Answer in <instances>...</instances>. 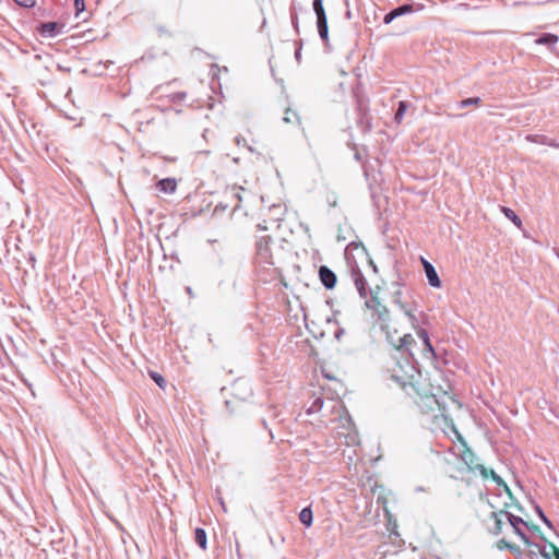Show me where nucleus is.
Returning <instances> with one entry per match:
<instances>
[{
	"label": "nucleus",
	"mask_w": 559,
	"mask_h": 559,
	"mask_svg": "<svg viewBox=\"0 0 559 559\" xmlns=\"http://www.w3.org/2000/svg\"><path fill=\"white\" fill-rule=\"evenodd\" d=\"M296 50H295V59L299 63L301 60V49H302V43L300 40L295 41Z\"/></svg>",
	"instance_id": "nucleus-30"
},
{
	"label": "nucleus",
	"mask_w": 559,
	"mask_h": 559,
	"mask_svg": "<svg viewBox=\"0 0 559 559\" xmlns=\"http://www.w3.org/2000/svg\"><path fill=\"white\" fill-rule=\"evenodd\" d=\"M475 469L479 471L480 475L484 478H487L489 476L488 469L483 464H476Z\"/></svg>",
	"instance_id": "nucleus-34"
},
{
	"label": "nucleus",
	"mask_w": 559,
	"mask_h": 559,
	"mask_svg": "<svg viewBox=\"0 0 559 559\" xmlns=\"http://www.w3.org/2000/svg\"><path fill=\"white\" fill-rule=\"evenodd\" d=\"M528 142H533V143H537V144H542V145H548V146H551V147H555V148H559V143L554 140V139H550L546 135H543V134H528L526 135L525 138Z\"/></svg>",
	"instance_id": "nucleus-10"
},
{
	"label": "nucleus",
	"mask_w": 559,
	"mask_h": 559,
	"mask_svg": "<svg viewBox=\"0 0 559 559\" xmlns=\"http://www.w3.org/2000/svg\"><path fill=\"white\" fill-rule=\"evenodd\" d=\"M322 406H323V399L322 397H317L311 403V405L308 407L307 413L308 414L318 413L319 411H321Z\"/></svg>",
	"instance_id": "nucleus-26"
},
{
	"label": "nucleus",
	"mask_w": 559,
	"mask_h": 559,
	"mask_svg": "<svg viewBox=\"0 0 559 559\" xmlns=\"http://www.w3.org/2000/svg\"><path fill=\"white\" fill-rule=\"evenodd\" d=\"M534 546L538 549L539 554L544 559H550V555L546 551L544 547H540L538 544H534Z\"/></svg>",
	"instance_id": "nucleus-36"
},
{
	"label": "nucleus",
	"mask_w": 559,
	"mask_h": 559,
	"mask_svg": "<svg viewBox=\"0 0 559 559\" xmlns=\"http://www.w3.org/2000/svg\"><path fill=\"white\" fill-rule=\"evenodd\" d=\"M318 273L320 282L324 286V288L333 289L335 287L337 277L336 274L330 267H328L326 265H321L319 267Z\"/></svg>",
	"instance_id": "nucleus-7"
},
{
	"label": "nucleus",
	"mask_w": 559,
	"mask_h": 559,
	"mask_svg": "<svg viewBox=\"0 0 559 559\" xmlns=\"http://www.w3.org/2000/svg\"><path fill=\"white\" fill-rule=\"evenodd\" d=\"M76 16L85 10L84 0H74Z\"/></svg>",
	"instance_id": "nucleus-31"
},
{
	"label": "nucleus",
	"mask_w": 559,
	"mask_h": 559,
	"mask_svg": "<svg viewBox=\"0 0 559 559\" xmlns=\"http://www.w3.org/2000/svg\"><path fill=\"white\" fill-rule=\"evenodd\" d=\"M150 376L160 389H165L166 381L162 374L155 371H151Z\"/></svg>",
	"instance_id": "nucleus-28"
},
{
	"label": "nucleus",
	"mask_w": 559,
	"mask_h": 559,
	"mask_svg": "<svg viewBox=\"0 0 559 559\" xmlns=\"http://www.w3.org/2000/svg\"><path fill=\"white\" fill-rule=\"evenodd\" d=\"M417 335L423 341L424 346H425L424 347V356L430 357V358H436V352H435L433 346H432V344L430 342L428 332L425 329H419L417 331Z\"/></svg>",
	"instance_id": "nucleus-9"
},
{
	"label": "nucleus",
	"mask_w": 559,
	"mask_h": 559,
	"mask_svg": "<svg viewBox=\"0 0 559 559\" xmlns=\"http://www.w3.org/2000/svg\"><path fill=\"white\" fill-rule=\"evenodd\" d=\"M262 425L266 428V423L264 419L262 420Z\"/></svg>",
	"instance_id": "nucleus-48"
},
{
	"label": "nucleus",
	"mask_w": 559,
	"mask_h": 559,
	"mask_svg": "<svg viewBox=\"0 0 559 559\" xmlns=\"http://www.w3.org/2000/svg\"><path fill=\"white\" fill-rule=\"evenodd\" d=\"M408 104L404 100L399 102L397 109L394 115V121L396 123H401L404 117L405 111L407 110Z\"/></svg>",
	"instance_id": "nucleus-20"
},
{
	"label": "nucleus",
	"mask_w": 559,
	"mask_h": 559,
	"mask_svg": "<svg viewBox=\"0 0 559 559\" xmlns=\"http://www.w3.org/2000/svg\"><path fill=\"white\" fill-rule=\"evenodd\" d=\"M551 548L554 549L556 559H559V549L556 548L554 545H551Z\"/></svg>",
	"instance_id": "nucleus-40"
},
{
	"label": "nucleus",
	"mask_w": 559,
	"mask_h": 559,
	"mask_svg": "<svg viewBox=\"0 0 559 559\" xmlns=\"http://www.w3.org/2000/svg\"><path fill=\"white\" fill-rule=\"evenodd\" d=\"M457 8L468 9V4L467 3H459Z\"/></svg>",
	"instance_id": "nucleus-43"
},
{
	"label": "nucleus",
	"mask_w": 559,
	"mask_h": 559,
	"mask_svg": "<svg viewBox=\"0 0 559 559\" xmlns=\"http://www.w3.org/2000/svg\"><path fill=\"white\" fill-rule=\"evenodd\" d=\"M257 249H258V253L263 257V258H267V253H269V248H267V240L265 238H262L260 239L258 242H257Z\"/></svg>",
	"instance_id": "nucleus-25"
},
{
	"label": "nucleus",
	"mask_w": 559,
	"mask_h": 559,
	"mask_svg": "<svg viewBox=\"0 0 559 559\" xmlns=\"http://www.w3.org/2000/svg\"><path fill=\"white\" fill-rule=\"evenodd\" d=\"M169 255H170V258H174L175 257V252L170 250Z\"/></svg>",
	"instance_id": "nucleus-47"
},
{
	"label": "nucleus",
	"mask_w": 559,
	"mask_h": 559,
	"mask_svg": "<svg viewBox=\"0 0 559 559\" xmlns=\"http://www.w3.org/2000/svg\"><path fill=\"white\" fill-rule=\"evenodd\" d=\"M394 19H396L394 11L391 10L389 13L384 15L383 22L384 24H390Z\"/></svg>",
	"instance_id": "nucleus-35"
},
{
	"label": "nucleus",
	"mask_w": 559,
	"mask_h": 559,
	"mask_svg": "<svg viewBox=\"0 0 559 559\" xmlns=\"http://www.w3.org/2000/svg\"><path fill=\"white\" fill-rule=\"evenodd\" d=\"M393 11H394L395 16L399 17V16H402V15H405V14L413 13L414 12V5L405 3V4H402V5L393 9Z\"/></svg>",
	"instance_id": "nucleus-22"
},
{
	"label": "nucleus",
	"mask_w": 559,
	"mask_h": 559,
	"mask_svg": "<svg viewBox=\"0 0 559 559\" xmlns=\"http://www.w3.org/2000/svg\"><path fill=\"white\" fill-rule=\"evenodd\" d=\"M168 242H170V238H169V237H166V239H165V243H162V249H163V250H164V252H165V253H164V257H165V258L168 255V254H167V252H166V249H165V246H166Z\"/></svg>",
	"instance_id": "nucleus-39"
},
{
	"label": "nucleus",
	"mask_w": 559,
	"mask_h": 559,
	"mask_svg": "<svg viewBox=\"0 0 559 559\" xmlns=\"http://www.w3.org/2000/svg\"><path fill=\"white\" fill-rule=\"evenodd\" d=\"M405 357H408V359H409V360H411V359H414V356H412L411 354H409V355H407V354L405 353L404 358H405Z\"/></svg>",
	"instance_id": "nucleus-46"
},
{
	"label": "nucleus",
	"mask_w": 559,
	"mask_h": 559,
	"mask_svg": "<svg viewBox=\"0 0 559 559\" xmlns=\"http://www.w3.org/2000/svg\"><path fill=\"white\" fill-rule=\"evenodd\" d=\"M490 476L492 477V479L498 484V485H504L506 484L503 483L502 478L497 475L493 471H490Z\"/></svg>",
	"instance_id": "nucleus-37"
},
{
	"label": "nucleus",
	"mask_w": 559,
	"mask_h": 559,
	"mask_svg": "<svg viewBox=\"0 0 559 559\" xmlns=\"http://www.w3.org/2000/svg\"><path fill=\"white\" fill-rule=\"evenodd\" d=\"M491 516L495 519L493 526L490 528V532L495 535H499L502 532L503 525V514H501V510L499 512H492Z\"/></svg>",
	"instance_id": "nucleus-16"
},
{
	"label": "nucleus",
	"mask_w": 559,
	"mask_h": 559,
	"mask_svg": "<svg viewBox=\"0 0 559 559\" xmlns=\"http://www.w3.org/2000/svg\"><path fill=\"white\" fill-rule=\"evenodd\" d=\"M365 307L371 311V318L376 324L380 325L381 329L388 328L390 311L372 290L370 292V297L365 299Z\"/></svg>",
	"instance_id": "nucleus-2"
},
{
	"label": "nucleus",
	"mask_w": 559,
	"mask_h": 559,
	"mask_svg": "<svg viewBox=\"0 0 559 559\" xmlns=\"http://www.w3.org/2000/svg\"><path fill=\"white\" fill-rule=\"evenodd\" d=\"M176 97H177V100L181 99L185 97V94H181V93H177L176 94Z\"/></svg>",
	"instance_id": "nucleus-44"
},
{
	"label": "nucleus",
	"mask_w": 559,
	"mask_h": 559,
	"mask_svg": "<svg viewBox=\"0 0 559 559\" xmlns=\"http://www.w3.org/2000/svg\"><path fill=\"white\" fill-rule=\"evenodd\" d=\"M559 40V37L556 34L552 33H543L535 39L536 45H542L547 47V49L559 57V51L557 49V43Z\"/></svg>",
	"instance_id": "nucleus-6"
},
{
	"label": "nucleus",
	"mask_w": 559,
	"mask_h": 559,
	"mask_svg": "<svg viewBox=\"0 0 559 559\" xmlns=\"http://www.w3.org/2000/svg\"><path fill=\"white\" fill-rule=\"evenodd\" d=\"M463 460L466 462V464L468 465V467L471 469H475V466H473L474 465V454L473 453H468L467 455H464Z\"/></svg>",
	"instance_id": "nucleus-33"
},
{
	"label": "nucleus",
	"mask_w": 559,
	"mask_h": 559,
	"mask_svg": "<svg viewBox=\"0 0 559 559\" xmlns=\"http://www.w3.org/2000/svg\"><path fill=\"white\" fill-rule=\"evenodd\" d=\"M392 379L402 388L407 385L415 386L420 379V370L417 364L405 357L404 364L397 361L396 366L392 369Z\"/></svg>",
	"instance_id": "nucleus-1"
},
{
	"label": "nucleus",
	"mask_w": 559,
	"mask_h": 559,
	"mask_svg": "<svg viewBox=\"0 0 559 559\" xmlns=\"http://www.w3.org/2000/svg\"><path fill=\"white\" fill-rule=\"evenodd\" d=\"M343 333H344V331H343V330H337V331L335 332V337H336V338H340V337L342 336V334H343Z\"/></svg>",
	"instance_id": "nucleus-42"
},
{
	"label": "nucleus",
	"mask_w": 559,
	"mask_h": 559,
	"mask_svg": "<svg viewBox=\"0 0 559 559\" xmlns=\"http://www.w3.org/2000/svg\"><path fill=\"white\" fill-rule=\"evenodd\" d=\"M535 511L536 513L538 514L539 519L548 526V527H552V523L550 522V520L545 515L544 511L542 510V508L539 506H536L535 507Z\"/></svg>",
	"instance_id": "nucleus-29"
},
{
	"label": "nucleus",
	"mask_w": 559,
	"mask_h": 559,
	"mask_svg": "<svg viewBox=\"0 0 559 559\" xmlns=\"http://www.w3.org/2000/svg\"><path fill=\"white\" fill-rule=\"evenodd\" d=\"M501 212L504 214L507 218H509L516 227H522V219L516 215V213L510 207L501 206Z\"/></svg>",
	"instance_id": "nucleus-18"
},
{
	"label": "nucleus",
	"mask_w": 559,
	"mask_h": 559,
	"mask_svg": "<svg viewBox=\"0 0 559 559\" xmlns=\"http://www.w3.org/2000/svg\"><path fill=\"white\" fill-rule=\"evenodd\" d=\"M186 290H187V293H188L190 296H192V290H191V288H190V287H187V288H186Z\"/></svg>",
	"instance_id": "nucleus-45"
},
{
	"label": "nucleus",
	"mask_w": 559,
	"mask_h": 559,
	"mask_svg": "<svg viewBox=\"0 0 559 559\" xmlns=\"http://www.w3.org/2000/svg\"><path fill=\"white\" fill-rule=\"evenodd\" d=\"M195 543L203 549H206L207 538L206 533L203 528L198 527L194 532Z\"/></svg>",
	"instance_id": "nucleus-19"
},
{
	"label": "nucleus",
	"mask_w": 559,
	"mask_h": 559,
	"mask_svg": "<svg viewBox=\"0 0 559 559\" xmlns=\"http://www.w3.org/2000/svg\"><path fill=\"white\" fill-rule=\"evenodd\" d=\"M317 28L319 36L324 43L325 47H329V27L326 15L317 17Z\"/></svg>",
	"instance_id": "nucleus-11"
},
{
	"label": "nucleus",
	"mask_w": 559,
	"mask_h": 559,
	"mask_svg": "<svg viewBox=\"0 0 559 559\" xmlns=\"http://www.w3.org/2000/svg\"><path fill=\"white\" fill-rule=\"evenodd\" d=\"M283 121L285 123H296V124L300 123V119H299V116L297 115V112H295L290 109H286L285 115L283 117Z\"/></svg>",
	"instance_id": "nucleus-23"
},
{
	"label": "nucleus",
	"mask_w": 559,
	"mask_h": 559,
	"mask_svg": "<svg viewBox=\"0 0 559 559\" xmlns=\"http://www.w3.org/2000/svg\"><path fill=\"white\" fill-rule=\"evenodd\" d=\"M421 262H423L424 271H425V274L428 280L429 285L432 287L439 288L441 286V281L438 276V273H437L435 266L430 262L425 260L424 258H421Z\"/></svg>",
	"instance_id": "nucleus-8"
},
{
	"label": "nucleus",
	"mask_w": 559,
	"mask_h": 559,
	"mask_svg": "<svg viewBox=\"0 0 559 559\" xmlns=\"http://www.w3.org/2000/svg\"><path fill=\"white\" fill-rule=\"evenodd\" d=\"M15 2L23 8H33L36 3L35 0H15Z\"/></svg>",
	"instance_id": "nucleus-32"
},
{
	"label": "nucleus",
	"mask_w": 559,
	"mask_h": 559,
	"mask_svg": "<svg viewBox=\"0 0 559 559\" xmlns=\"http://www.w3.org/2000/svg\"><path fill=\"white\" fill-rule=\"evenodd\" d=\"M352 280L359 294V297L366 299L368 297V283L359 267H353L350 272Z\"/></svg>",
	"instance_id": "nucleus-5"
},
{
	"label": "nucleus",
	"mask_w": 559,
	"mask_h": 559,
	"mask_svg": "<svg viewBox=\"0 0 559 559\" xmlns=\"http://www.w3.org/2000/svg\"><path fill=\"white\" fill-rule=\"evenodd\" d=\"M236 142H237V144L239 145L240 143L246 142V139H245V138L237 136V138H236Z\"/></svg>",
	"instance_id": "nucleus-41"
},
{
	"label": "nucleus",
	"mask_w": 559,
	"mask_h": 559,
	"mask_svg": "<svg viewBox=\"0 0 559 559\" xmlns=\"http://www.w3.org/2000/svg\"><path fill=\"white\" fill-rule=\"evenodd\" d=\"M356 111L358 116V127L364 132L370 131L372 129V117L369 114L368 102L361 97H358L356 100Z\"/></svg>",
	"instance_id": "nucleus-3"
},
{
	"label": "nucleus",
	"mask_w": 559,
	"mask_h": 559,
	"mask_svg": "<svg viewBox=\"0 0 559 559\" xmlns=\"http://www.w3.org/2000/svg\"><path fill=\"white\" fill-rule=\"evenodd\" d=\"M480 104H481L480 97H471V98H466V99L459 102L456 106H457V108H466L469 106H479Z\"/></svg>",
	"instance_id": "nucleus-21"
},
{
	"label": "nucleus",
	"mask_w": 559,
	"mask_h": 559,
	"mask_svg": "<svg viewBox=\"0 0 559 559\" xmlns=\"http://www.w3.org/2000/svg\"><path fill=\"white\" fill-rule=\"evenodd\" d=\"M299 520L306 527H310L312 525L313 513L311 507H306L300 511Z\"/></svg>",
	"instance_id": "nucleus-17"
},
{
	"label": "nucleus",
	"mask_w": 559,
	"mask_h": 559,
	"mask_svg": "<svg viewBox=\"0 0 559 559\" xmlns=\"http://www.w3.org/2000/svg\"><path fill=\"white\" fill-rule=\"evenodd\" d=\"M498 548L499 549H508V550H510L513 554H519L520 552V548L516 545H513V544L509 543L504 538H502V539H500L498 542Z\"/></svg>",
	"instance_id": "nucleus-24"
},
{
	"label": "nucleus",
	"mask_w": 559,
	"mask_h": 559,
	"mask_svg": "<svg viewBox=\"0 0 559 559\" xmlns=\"http://www.w3.org/2000/svg\"><path fill=\"white\" fill-rule=\"evenodd\" d=\"M557 254H558V258H559V252Z\"/></svg>",
	"instance_id": "nucleus-49"
},
{
	"label": "nucleus",
	"mask_w": 559,
	"mask_h": 559,
	"mask_svg": "<svg viewBox=\"0 0 559 559\" xmlns=\"http://www.w3.org/2000/svg\"><path fill=\"white\" fill-rule=\"evenodd\" d=\"M401 290H396L393 295V301L394 304L399 305V307L405 312V314L411 319V321L414 323L417 321L416 317L412 313L411 309H407L406 306L401 301Z\"/></svg>",
	"instance_id": "nucleus-15"
},
{
	"label": "nucleus",
	"mask_w": 559,
	"mask_h": 559,
	"mask_svg": "<svg viewBox=\"0 0 559 559\" xmlns=\"http://www.w3.org/2000/svg\"><path fill=\"white\" fill-rule=\"evenodd\" d=\"M61 25L57 22L43 23L39 27V33L46 37H55L60 33Z\"/></svg>",
	"instance_id": "nucleus-12"
},
{
	"label": "nucleus",
	"mask_w": 559,
	"mask_h": 559,
	"mask_svg": "<svg viewBox=\"0 0 559 559\" xmlns=\"http://www.w3.org/2000/svg\"><path fill=\"white\" fill-rule=\"evenodd\" d=\"M312 8L317 17L326 15L322 4V0H313Z\"/></svg>",
	"instance_id": "nucleus-27"
},
{
	"label": "nucleus",
	"mask_w": 559,
	"mask_h": 559,
	"mask_svg": "<svg viewBox=\"0 0 559 559\" xmlns=\"http://www.w3.org/2000/svg\"><path fill=\"white\" fill-rule=\"evenodd\" d=\"M292 23H293L295 29L298 31V17L296 14L292 16Z\"/></svg>",
	"instance_id": "nucleus-38"
},
{
	"label": "nucleus",
	"mask_w": 559,
	"mask_h": 559,
	"mask_svg": "<svg viewBox=\"0 0 559 559\" xmlns=\"http://www.w3.org/2000/svg\"><path fill=\"white\" fill-rule=\"evenodd\" d=\"M415 343V338L411 334H405L403 337L400 338V344L397 345L396 348L397 350L409 355V347Z\"/></svg>",
	"instance_id": "nucleus-14"
},
{
	"label": "nucleus",
	"mask_w": 559,
	"mask_h": 559,
	"mask_svg": "<svg viewBox=\"0 0 559 559\" xmlns=\"http://www.w3.org/2000/svg\"><path fill=\"white\" fill-rule=\"evenodd\" d=\"M156 188L160 192L173 193L175 192V178H165L157 182Z\"/></svg>",
	"instance_id": "nucleus-13"
},
{
	"label": "nucleus",
	"mask_w": 559,
	"mask_h": 559,
	"mask_svg": "<svg viewBox=\"0 0 559 559\" xmlns=\"http://www.w3.org/2000/svg\"><path fill=\"white\" fill-rule=\"evenodd\" d=\"M501 514H503L504 519L510 523V525L513 527L514 533L521 537V539L530 544V539L525 532L522 530V526H527V523L520 516H516L509 511L501 510Z\"/></svg>",
	"instance_id": "nucleus-4"
}]
</instances>
